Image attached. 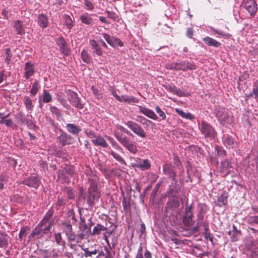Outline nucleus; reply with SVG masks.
<instances>
[{
    "label": "nucleus",
    "instance_id": "1",
    "mask_svg": "<svg viewBox=\"0 0 258 258\" xmlns=\"http://www.w3.org/2000/svg\"><path fill=\"white\" fill-rule=\"evenodd\" d=\"M200 131L202 134L207 139H210V140L214 139L217 136L216 132L214 127L205 121H203L201 122Z\"/></svg>",
    "mask_w": 258,
    "mask_h": 258
},
{
    "label": "nucleus",
    "instance_id": "2",
    "mask_svg": "<svg viewBox=\"0 0 258 258\" xmlns=\"http://www.w3.org/2000/svg\"><path fill=\"white\" fill-rule=\"evenodd\" d=\"M87 202L90 205H94L98 202L100 198V192L98 190L96 183L93 182L91 184L88 190Z\"/></svg>",
    "mask_w": 258,
    "mask_h": 258
},
{
    "label": "nucleus",
    "instance_id": "3",
    "mask_svg": "<svg viewBox=\"0 0 258 258\" xmlns=\"http://www.w3.org/2000/svg\"><path fill=\"white\" fill-rule=\"evenodd\" d=\"M117 140L131 153L135 154L137 151V148L135 143L128 139L125 136H116Z\"/></svg>",
    "mask_w": 258,
    "mask_h": 258
},
{
    "label": "nucleus",
    "instance_id": "4",
    "mask_svg": "<svg viewBox=\"0 0 258 258\" xmlns=\"http://www.w3.org/2000/svg\"><path fill=\"white\" fill-rule=\"evenodd\" d=\"M125 125L139 137L142 138L146 137V134L143 128L136 122L133 121H128L125 123Z\"/></svg>",
    "mask_w": 258,
    "mask_h": 258
},
{
    "label": "nucleus",
    "instance_id": "5",
    "mask_svg": "<svg viewBox=\"0 0 258 258\" xmlns=\"http://www.w3.org/2000/svg\"><path fill=\"white\" fill-rule=\"evenodd\" d=\"M125 125L139 137L142 138L146 137V134L143 128L136 122L133 121H128L125 123Z\"/></svg>",
    "mask_w": 258,
    "mask_h": 258
},
{
    "label": "nucleus",
    "instance_id": "6",
    "mask_svg": "<svg viewBox=\"0 0 258 258\" xmlns=\"http://www.w3.org/2000/svg\"><path fill=\"white\" fill-rule=\"evenodd\" d=\"M215 112L217 118L221 124H224L229 119L230 114L227 109L219 106L216 107Z\"/></svg>",
    "mask_w": 258,
    "mask_h": 258
},
{
    "label": "nucleus",
    "instance_id": "7",
    "mask_svg": "<svg viewBox=\"0 0 258 258\" xmlns=\"http://www.w3.org/2000/svg\"><path fill=\"white\" fill-rule=\"evenodd\" d=\"M135 162L132 163L134 168H138L142 171L149 169L151 167V163L148 159H142L139 158L135 159Z\"/></svg>",
    "mask_w": 258,
    "mask_h": 258
},
{
    "label": "nucleus",
    "instance_id": "8",
    "mask_svg": "<svg viewBox=\"0 0 258 258\" xmlns=\"http://www.w3.org/2000/svg\"><path fill=\"white\" fill-rule=\"evenodd\" d=\"M68 99L70 102L75 107L82 109L83 108V105L82 104L80 99L78 97L76 93L69 91L68 92Z\"/></svg>",
    "mask_w": 258,
    "mask_h": 258
},
{
    "label": "nucleus",
    "instance_id": "9",
    "mask_svg": "<svg viewBox=\"0 0 258 258\" xmlns=\"http://www.w3.org/2000/svg\"><path fill=\"white\" fill-rule=\"evenodd\" d=\"M102 36L108 44L113 47H116L117 46L122 47L123 46V43L117 37L110 36L105 33L102 34Z\"/></svg>",
    "mask_w": 258,
    "mask_h": 258
},
{
    "label": "nucleus",
    "instance_id": "10",
    "mask_svg": "<svg viewBox=\"0 0 258 258\" xmlns=\"http://www.w3.org/2000/svg\"><path fill=\"white\" fill-rule=\"evenodd\" d=\"M20 183L26 185L34 188H37L40 184V180L38 177L31 176L21 181Z\"/></svg>",
    "mask_w": 258,
    "mask_h": 258
},
{
    "label": "nucleus",
    "instance_id": "11",
    "mask_svg": "<svg viewBox=\"0 0 258 258\" xmlns=\"http://www.w3.org/2000/svg\"><path fill=\"white\" fill-rule=\"evenodd\" d=\"M242 5L251 16L254 15L257 11V4L254 0H244Z\"/></svg>",
    "mask_w": 258,
    "mask_h": 258
},
{
    "label": "nucleus",
    "instance_id": "12",
    "mask_svg": "<svg viewBox=\"0 0 258 258\" xmlns=\"http://www.w3.org/2000/svg\"><path fill=\"white\" fill-rule=\"evenodd\" d=\"M24 77L26 79H28L30 77H32L35 73V68L34 64L28 61L25 63L24 68Z\"/></svg>",
    "mask_w": 258,
    "mask_h": 258
},
{
    "label": "nucleus",
    "instance_id": "13",
    "mask_svg": "<svg viewBox=\"0 0 258 258\" xmlns=\"http://www.w3.org/2000/svg\"><path fill=\"white\" fill-rule=\"evenodd\" d=\"M192 208V205H190L189 207H187L185 209V214L183 217V221L184 223L187 226L191 225L192 222V213L191 212Z\"/></svg>",
    "mask_w": 258,
    "mask_h": 258
},
{
    "label": "nucleus",
    "instance_id": "14",
    "mask_svg": "<svg viewBox=\"0 0 258 258\" xmlns=\"http://www.w3.org/2000/svg\"><path fill=\"white\" fill-rule=\"evenodd\" d=\"M60 131L61 133L58 137L59 143L62 146L71 144V139L72 138L71 136L63 131H62L61 130Z\"/></svg>",
    "mask_w": 258,
    "mask_h": 258
},
{
    "label": "nucleus",
    "instance_id": "15",
    "mask_svg": "<svg viewBox=\"0 0 258 258\" xmlns=\"http://www.w3.org/2000/svg\"><path fill=\"white\" fill-rule=\"evenodd\" d=\"M139 108L140 112L147 117L154 120H156L158 118V117L155 112L150 109L143 107L142 106H139Z\"/></svg>",
    "mask_w": 258,
    "mask_h": 258
},
{
    "label": "nucleus",
    "instance_id": "16",
    "mask_svg": "<svg viewBox=\"0 0 258 258\" xmlns=\"http://www.w3.org/2000/svg\"><path fill=\"white\" fill-rule=\"evenodd\" d=\"M139 108L140 112L147 117L154 120H156L158 118V117L155 112L150 109L143 107L142 106H139Z\"/></svg>",
    "mask_w": 258,
    "mask_h": 258
},
{
    "label": "nucleus",
    "instance_id": "17",
    "mask_svg": "<svg viewBox=\"0 0 258 258\" xmlns=\"http://www.w3.org/2000/svg\"><path fill=\"white\" fill-rule=\"evenodd\" d=\"M56 42L62 53L68 55L69 50L67 47L66 40L63 38L59 37L56 39Z\"/></svg>",
    "mask_w": 258,
    "mask_h": 258
},
{
    "label": "nucleus",
    "instance_id": "18",
    "mask_svg": "<svg viewBox=\"0 0 258 258\" xmlns=\"http://www.w3.org/2000/svg\"><path fill=\"white\" fill-rule=\"evenodd\" d=\"M89 44L91 47L92 49L93 50V53L96 54L98 56L102 55L103 51L99 46V44L95 40H90Z\"/></svg>",
    "mask_w": 258,
    "mask_h": 258
},
{
    "label": "nucleus",
    "instance_id": "19",
    "mask_svg": "<svg viewBox=\"0 0 258 258\" xmlns=\"http://www.w3.org/2000/svg\"><path fill=\"white\" fill-rule=\"evenodd\" d=\"M66 127L69 133L75 136H78L81 131V128L73 123H67Z\"/></svg>",
    "mask_w": 258,
    "mask_h": 258
},
{
    "label": "nucleus",
    "instance_id": "20",
    "mask_svg": "<svg viewBox=\"0 0 258 258\" xmlns=\"http://www.w3.org/2000/svg\"><path fill=\"white\" fill-rule=\"evenodd\" d=\"M92 142L95 146H99L103 148H106L108 146L105 139L101 136H97L95 139L92 140Z\"/></svg>",
    "mask_w": 258,
    "mask_h": 258
},
{
    "label": "nucleus",
    "instance_id": "21",
    "mask_svg": "<svg viewBox=\"0 0 258 258\" xmlns=\"http://www.w3.org/2000/svg\"><path fill=\"white\" fill-rule=\"evenodd\" d=\"M120 102H125L128 104L133 103H138L139 100L138 99L133 97L130 96L128 95H121L120 96L119 99L118 100Z\"/></svg>",
    "mask_w": 258,
    "mask_h": 258
},
{
    "label": "nucleus",
    "instance_id": "22",
    "mask_svg": "<svg viewBox=\"0 0 258 258\" xmlns=\"http://www.w3.org/2000/svg\"><path fill=\"white\" fill-rule=\"evenodd\" d=\"M179 70L186 71L188 70H194L196 66L188 61H183L178 63Z\"/></svg>",
    "mask_w": 258,
    "mask_h": 258
},
{
    "label": "nucleus",
    "instance_id": "23",
    "mask_svg": "<svg viewBox=\"0 0 258 258\" xmlns=\"http://www.w3.org/2000/svg\"><path fill=\"white\" fill-rule=\"evenodd\" d=\"M14 27L15 28L16 31L18 34L22 35L25 34V28L23 26L22 22L16 20L14 21Z\"/></svg>",
    "mask_w": 258,
    "mask_h": 258
},
{
    "label": "nucleus",
    "instance_id": "24",
    "mask_svg": "<svg viewBox=\"0 0 258 258\" xmlns=\"http://www.w3.org/2000/svg\"><path fill=\"white\" fill-rule=\"evenodd\" d=\"M52 100V96L49 93V92L46 90H43V94L41 97V98H39V104L40 106L42 105V102L43 103H49L51 102Z\"/></svg>",
    "mask_w": 258,
    "mask_h": 258
},
{
    "label": "nucleus",
    "instance_id": "25",
    "mask_svg": "<svg viewBox=\"0 0 258 258\" xmlns=\"http://www.w3.org/2000/svg\"><path fill=\"white\" fill-rule=\"evenodd\" d=\"M163 170L165 175H168L172 178H174L176 176V173L174 172L173 167L171 165L166 164L163 166Z\"/></svg>",
    "mask_w": 258,
    "mask_h": 258
},
{
    "label": "nucleus",
    "instance_id": "26",
    "mask_svg": "<svg viewBox=\"0 0 258 258\" xmlns=\"http://www.w3.org/2000/svg\"><path fill=\"white\" fill-rule=\"evenodd\" d=\"M203 40L208 46L218 47L221 45L219 42L208 36L203 38Z\"/></svg>",
    "mask_w": 258,
    "mask_h": 258
},
{
    "label": "nucleus",
    "instance_id": "27",
    "mask_svg": "<svg viewBox=\"0 0 258 258\" xmlns=\"http://www.w3.org/2000/svg\"><path fill=\"white\" fill-rule=\"evenodd\" d=\"M209 31L211 33L212 35H218V36H216V37H218L219 36L224 37H229L230 36V34L227 33H225L224 31L216 29L213 27H209Z\"/></svg>",
    "mask_w": 258,
    "mask_h": 258
},
{
    "label": "nucleus",
    "instance_id": "28",
    "mask_svg": "<svg viewBox=\"0 0 258 258\" xmlns=\"http://www.w3.org/2000/svg\"><path fill=\"white\" fill-rule=\"evenodd\" d=\"M80 19L82 23L88 25H91L93 24V19L91 15L88 13H84L80 17Z\"/></svg>",
    "mask_w": 258,
    "mask_h": 258
},
{
    "label": "nucleus",
    "instance_id": "29",
    "mask_svg": "<svg viewBox=\"0 0 258 258\" xmlns=\"http://www.w3.org/2000/svg\"><path fill=\"white\" fill-rule=\"evenodd\" d=\"M38 25L42 28H46L48 26V20L47 17L43 14H40L37 18Z\"/></svg>",
    "mask_w": 258,
    "mask_h": 258
},
{
    "label": "nucleus",
    "instance_id": "30",
    "mask_svg": "<svg viewBox=\"0 0 258 258\" xmlns=\"http://www.w3.org/2000/svg\"><path fill=\"white\" fill-rule=\"evenodd\" d=\"M81 57L83 62L86 63H90L92 62V58L89 52L85 49H83L81 53Z\"/></svg>",
    "mask_w": 258,
    "mask_h": 258
},
{
    "label": "nucleus",
    "instance_id": "31",
    "mask_svg": "<svg viewBox=\"0 0 258 258\" xmlns=\"http://www.w3.org/2000/svg\"><path fill=\"white\" fill-rule=\"evenodd\" d=\"M53 212L51 211H49L46 214L45 216L43 217V219L40 222L38 225L41 226L42 225H47L49 224L50 218L52 216Z\"/></svg>",
    "mask_w": 258,
    "mask_h": 258
},
{
    "label": "nucleus",
    "instance_id": "32",
    "mask_svg": "<svg viewBox=\"0 0 258 258\" xmlns=\"http://www.w3.org/2000/svg\"><path fill=\"white\" fill-rule=\"evenodd\" d=\"M253 95L255 100H258V80L256 81L253 84L252 93L246 95V98L248 99Z\"/></svg>",
    "mask_w": 258,
    "mask_h": 258
},
{
    "label": "nucleus",
    "instance_id": "33",
    "mask_svg": "<svg viewBox=\"0 0 258 258\" xmlns=\"http://www.w3.org/2000/svg\"><path fill=\"white\" fill-rule=\"evenodd\" d=\"M253 215L249 216L247 221L248 223L251 224H258V208L253 209Z\"/></svg>",
    "mask_w": 258,
    "mask_h": 258
},
{
    "label": "nucleus",
    "instance_id": "34",
    "mask_svg": "<svg viewBox=\"0 0 258 258\" xmlns=\"http://www.w3.org/2000/svg\"><path fill=\"white\" fill-rule=\"evenodd\" d=\"M228 194L227 192H223L219 196L217 200V203L219 206H222L226 205L227 203Z\"/></svg>",
    "mask_w": 258,
    "mask_h": 258
},
{
    "label": "nucleus",
    "instance_id": "35",
    "mask_svg": "<svg viewBox=\"0 0 258 258\" xmlns=\"http://www.w3.org/2000/svg\"><path fill=\"white\" fill-rule=\"evenodd\" d=\"M63 22L64 23V25L66 26V27L69 30H71L74 26L73 21L71 17L69 15H64L63 16Z\"/></svg>",
    "mask_w": 258,
    "mask_h": 258
},
{
    "label": "nucleus",
    "instance_id": "36",
    "mask_svg": "<svg viewBox=\"0 0 258 258\" xmlns=\"http://www.w3.org/2000/svg\"><path fill=\"white\" fill-rule=\"evenodd\" d=\"M44 233L39 225L32 231L31 233L29 236V238L31 239L34 236H37L38 237L42 236Z\"/></svg>",
    "mask_w": 258,
    "mask_h": 258
},
{
    "label": "nucleus",
    "instance_id": "37",
    "mask_svg": "<svg viewBox=\"0 0 258 258\" xmlns=\"http://www.w3.org/2000/svg\"><path fill=\"white\" fill-rule=\"evenodd\" d=\"M176 112L182 118L191 120L194 118V115L189 112H184L182 110L176 109Z\"/></svg>",
    "mask_w": 258,
    "mask_h": 258
},
{
    "label": "nucleus",
    "instance_id": "38",
    "mask_svg": "<svg viewBox=\"0 0 258 258\" xmlns=\"http://www.w3.org/2000/svg\"><path fill=\"white\" fill-rule=\"evenodd\" d=\"M107 230V228L101 225V224H97L96 226H95L92 230V234L93 235H98L99 234L101 231H105Z\"/></svg>",
    "mask_w": 258,
    "mask_h": 258
},
{
    "label": "nucleus",
    "instance_id": "39",
    "mask_svg": "<svg viewBox=\"0 0 258 258\" xmlns=\"http://www.w3.org/2000/svg\"><path fill=\"white\" fill-rule=\"evenodd\" d=\"M54 237L57 244L60 245H64L65 242L64 240H62L60 232L55 233L54 234Z\"/></svg>",
    "mask_w": 258,
    "mask_h": 258
},
{
    "label": "nucleus",
    "instance_id": "40",
    "mask_svg": "<svg viewBox=\"0 0 258 258\" xmlns=\"http://www.w3.org/2000/svg\"><path fill=\"white\" fill-rule=\"evenodd\" d=\"M111 155L112 157L117 161H118L120 164L122 165H126V162L123 160V159L118 154L116 153L113 151H111L110 152Z\"/></svg>",
    "mask_w": 258,
    "mask_h": 258
},
{
    "label": "nucleus",
    "instance_id": "41",
    "mask_svg": "<svg viewBox=\"0 0 258 258\" xmlns=\"http://www.w3.org/2000/svg\"><path fill=\"white\" fill-rule=\"evenodd\" d=\"M24 104L26 109L28 110H31L33 107L32 101L29 97L25 96L24 97Z\"/></svg>",
    "mask_w": 258,
    "mask_h": 258
},
{
    "label": "nucleus",
    "instance_id": "42",
    "mask_svg": "<svg viewBox=\"0 0 258 258\" xmlns=\"http://www.w3.org/2000/svg\"><path fill=\"white\" fill-rule=\"evenodd\" d=\"M108 140L110 142L111 145L117 150L122 152V149L117 144L115 141L110 137H107Z\"/></svg>",
    "mask_w": 258,
    "mask_h": 258
},
{
    "label": "nucleus",
    "instance_id": "43",
    "mask_svg": "<svg viewBox=\"0 0 258 258\" xmlns=\"http://www.w3.org/2000/svg\"><path fill=\"white\" fill-rule=\"evenodd\" d=\"M136 120L143 124H145L146 125H149V124L151 123L150 120L147 119L146 118L142 116H137Z\"/></svg>",
    "mask_w": 258,
    "mask_h": 258
},
{
    "label": "nucleus",
    "instance_id": "44",
    "mask_svg": "<svg viewBox=\"0 0 258 258\" xmlns=\"http://www.w3.org/2000/svg\"><path fill=\"white\" fill-rule=\"evenodd\" d=\"M53 224V220H51L49 224L47 225H42L40 226L42 230L43 231L44 234L48 233L51 227Z\"/></svg>",
    "mask_w": 258,
    "mask_h": 258
},
{
    "label": "nucleus",
    "instance_id": "45",
    "mask_svg": "<svg viewBox=\"0 0 258 258\" xmlns=\"http://www.w3.org/2000/svg\"><path fill=\"white\" fill-rule=\"evenodd\" d=\"M178 66V63L177 62H171L167 63L165 67L167 69L179 70Z\"/></svg>",
    "mask_w": 258,
    "mask_h": 258
},
{
    "label": "nucleus",
    "instance_id": "46",
    "mask_svg": "<svg viewBox=\"0 0 258 258\" xmlns=\"http://www.w3.org/2000/svg\"><path fill=\"white\" fill-rule=\"evenodd\" d=\"M224 143L227 146L229 147V148H230L233 147L234 141L233 138L231 137H226L224 140Z\"/></svg>",
    "mask_w": 258,
    "mask_h": 258
},
{
    "label": "nucleus",
    "instance_id": "47",
    "mask_svg": "<svg viewBox=\"0 0 258 258\" xmlns=\"http://www.w3.org/2000/svg\"><path fill=\"white\" fill-rule=\"evenodd\" d=\"M63 232L65 233L66 235L69 233L73 232L72 226L69 223H66L63 224Z\"/></svg>",
    "mask_w": 258,
    "mask_h": 258
},
{
    "label": "nucleus",
    "instance_id": "48",
    "mask_svg": "<svg viewBox=\"0 0 258 258\" xmlns=\"http://www.w3.org/2000/svg\"><path fill=\"white\" fill-rule=\"evenodd\" d=\"M38 83L37 82L34 83L30 90L31 94L33 96H35L38 91Z\"/></svg>",
    "mask_w": 258,
    "mask_h": 258
},
{
    "label": "nucleus",
    "instance_id": "49",
    "mask_svg": "<svg viewBox=\"0 0 258 258\" xmlns=\"http://www.w3.org/2000/svg\"><path fill=\"white\" fill-rule=\"evenodd\" d=\"M82 250L84 252V255L85 257H91L93 254H96L97 253V250L95 249L93 251H89L87 248H83Z\"/></svg>",
    "mask_w": 258,
    "mask_h": 258
},
{
    "label": "nucleus",
    "instance_id": "50",
    "mask_svg": "<svg viewBox=\"0 0 258 258\" xmlns=\"http://www.w3.org/2000/svg\"><path fill=\"white\" fill-rule=\"evenodd\" d=\"M50 110L53 114H55L57 117H59L61 115V112L60 110L55 106H50Z\"/></svg>",
    "mask_w": 258,
    "mask_h": 258
},
{
    "label": "nucleus",
    "instance_id": "51",
    "mask_svg": "<svg viewBox=\"0 0 258 258\" xmlns=\"http://www.w3.org/2000/svg\"><path fill=\"white\" fill-rule=\"evenodd\" d=\"M29 230V228L27 226L22 228L20 231L19 234V237L20 239H22L24 237L26 236V232Z\"/></svg>",
    "mask_w": 258,
    "mask_h": 258
},
{
    "label": "nucleus",
    "instance_id": "52",
    "mask_svg": "<svg viewBox=\"0 0 258 258\" xmlns=\"http://www.w3.org/2000/svg\"><path fill=\"white\" fill-rule=\"evenodd\" d=\"M91 89L92 90L93 94L97 99H99L102 98V95L98 90H97L94 86L92 87Z\"/></svg>",
    "mask_w": 258,
    "mask_h": 258
},
{
    "label": "nucleus",
    "instance_id": "53",
    "mask_svg": "<svg viewBox=\"0 0 258 258\" xmlns=\"http://www.w3.org/2000/svg\"><path fill=\"white\" fill-rule=\"evenodd\" d=\"M84 4L86 9L88 10H92L94 9V6L92 3L88 0H84Z\"/></svg>",
    "mask_w": 258,
    "mask_h": 258
},
{
    "label": "nucleus",
    "instance_id": "54",
    "mask_svg": "<svg viewBox=\"0 0 258 258\" xmlns=\"http://www.w3.org/2000/svg\"><path fill=\"white\" fill-rule=\"evenodd\" d=\"M156 112L162 117V119H164L166 118V115L164 112L161 109L159 106H156L155 108Z\"/></svg>",
    "mask_w": 258,
    "mask_h": 258
},
{
    "label": "nucleus",
    "instance_id": "55",
    "mask_svg": "<svg viewBox=\"0 0 258 258\" xmlns=\"http://www.w3.org/2000/svg\"><path fill=\"white\" fill-rule=\"evenodd\" d=\"M67 195L68 196V198L70 199H73L74 198L76 194L74 191H73L71 189H68L67 190Z\"/></svg>",
    "mask_w": 258,
    "mask_h": 258
},
{
    "label": "nucleus",
    "instance_id": "56",
    "mask_svg": "<svg viewBox=\"0 0 258 258\" xmlns=\"http://www.w3.org/2000/svg\"><path fill=\"white\" fill-rule=\"evenodd\" d=\"M135 258H143V247L141 244L138 249Z\"/></svg>",
    "mask_w": 258,
    "mask_h": 258
},
{
    "label": "nucleus",
    "instance_id": "57",
    "mask_svg": "<svg viewBox=\"0 0 258 258\" xmlns=\"http://www.w3.org/2000/svg\"><path fill=\"white\" fill-rule=\"evenodd\" d=\"M86 135L90 138H95L96 137L95 133L91 130H87L85 131Z\"/></svg>",
    "mask_w": 258,
    "mask_h": 258
},
{
    "label": "nucleus",
    "instance_id": "58",
    "mask_svg": "<svg viewBox=\"0 0 258 258\" xmlns=\"http://www.w3.org/2000/svg\"><path fill=\"white\" fill-rule=\"evenodd\" d=\"M7 245V242L6 239V238L3 236H0V247H4L6 246Z\"/></svg>",
    "mask_w": 258,
    "mask_h": 258
},
{
    "label": "nucleus",
    "instance_id": "59",
    "mask_svg": "<svg viewBox=\"0 0 258 258\" xmlns=\"http://www.w3.org/2000/svg\"><path fill=\"white\" fill-rule=\"evenodd\" d=\"M174 94H175L178 96H185V94L184 92H183V91H182L181 90L178 89L176 87L175 89V91H174V92L173 93Z\"/></svg>",
    "mask_w": 258,
    "mask_h": 258
},
{
    "label": "nucleus",
    "instance_id": "60",
    "mask_svg": "<svg viewBox=\"0 0 258 258\" xmlns=\"http://www.w3.org/2000/svg\"><path fill=\"white\" fill-rule=\"evenodd\" d=\"M204 237L205 239H209L211 243H213V236L212 234L209 232H205Z\"/></svg>",
    "mask_w": 258,
    "mask_h": 258
},
{
    "label": "nucleus",
    "instance_id": "61",
    "mask_svg": "<svg viewBox=\"0 0 258 258\" xmlns=\"http://www.w3.org/2000/svg\"><path fill=\"white\" fill-rule=\"evenodd\" d=\"M66 236L67 237L68 240L69 241H75L76 240V235L73 232L66 235Z\"/></svg>",
    "mask_w": 258,
    "mask_h": 258
},
{
    "label": "nucleus",
    "instance_id": "62",
    "mask_svg": "<svg viewBox=\"0 0 258 258\" xmlns=\"http://www.w3.org/2000/svg\"><path fill=\"white\" fill-rule=\"evenodd\" d=\"M216 149L217 150V154L219 155H225V151L221 148L216 146Z\"/></svg>",
    "mask_w": 258,
    "mask_h": 258
},
{
    "label": "nucleus",
    "instance_id": "63",
    "mask_svg": "<svg viewBox=\"0 0 258 258\" xmlns=\"http://www.w3.org/2000/svg\"><path fill=\"white\" fill-rule=\"evenodd\" d=\"M143 258H152L151 252L146 249L144 253V256L143 255Z\"/></svg>",
    "mask_w": 258,
    "mask_h": 258
},
{
    "label": "nucleus",
    "instance_id": "64",
    "mask_svg": "<svg viewBox=\"0 0 258 258\" xmlns=\"http://www.w3.org/2000/svg\"><path fill=\"white\" fill-rule=\"evenodd\" d=\"M60 103L61 105L67 109H69L70 106L69 104L67 103V101L63 99L59 100Z\"/></svg>",
    "mask_w": 258,
    "mask_h": 258
}]
</instances>
